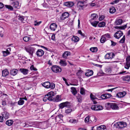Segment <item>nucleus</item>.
<instances>
[{"label":"nucleus","instance_id":"f257e3e1","mask_svg":"<svg viewBox=\"0 0 130 130\" xmlns=\"http://www.w3.org/2000/svg\"><path fill=\"white\" fill-rule=\"evenodd\" d=\"M41 84L43 86L46 88H50L53 89L55 88V85L54 83H50L49 82H44L43 84Z\"/></svg>","mask_w":130,"mask_h":130},{"label":"nucleus","instance_id":"f03ea898","mask_svg":"<svg viewBox=\"0 0 130 130\" xmlns=\"http://www.w3.org/2000/svg\"><path fill=\"white\" fill-rule=\"evenodd\" d=\"M71 106L70 102L67 101L60 103L59 105V107L60 108L62 109L64 107L69 108Z\"/></svg>","mask_w":130,"mask_h":130},{"label":"nucleus","instance_id":"7ed1b4c3","mask_svg":"<svg viewBox=\"0 0 130 130\" xmlns=\"http://www.w3.org/2000/svg\"><path fill=\"white\" fill-rule=\"evenodd\" d=\"M117 127L119 128H122L126 126V122L124 121L118 122L116 123Z\"/></svg>","mask_w":130,"mask_h":130},{"label":"nucleus","instance_id":"20e7f679","mask_svg":"<svg viewBox=\"0 0 130 130\" xmlns=\"http://www.w3.org/2000/svg\"><path fill=\"white\" fill-rule=\"evenodd\" d=\"M51 69L53 72L56 73H60L62 71L61 69L56 65L53 66L51 67Z\"/></svg>","mask_w":130,"mask_h":130},{"label":"nucleus","instance_id":"39448f33","mask_svg":"<svg viewBox=\"0 0 130 130\" xmlns=\"http://www.w3.org/2000/svg\"><path fill=\"white\" fill-rule=\"evenodd\" d=\"M111 37L110 34L107 33L103 35L100 39V41H107V40H111Z\"/></svg>","mask_w":130,"mask_h":130},{"label":"nucleus","instance_id":"423d86ee","mask_svg":"<svg viewBox=\"0 0 130 130\" xmlns=\"http://www.w3.org/2000/svg\"><path fill=\"white\" fill-rule=\"evenodd\" d=\"M26 51L29 53L31 56H32L33 53L35 51V49L30 46L28 47L25 48Z\"/></svg>","mask_w":130,"mask_h":130},{"label":"nucleus","instance_id":"0eeeda50","mask_svg":"<svg viewBox=\"0 0 130 130\" xmlns=\"http://www.w3.org/2000/svg\"><path fill=\"white\" fill-rule=\"evenodd\" d=\"M48 3L53 7L55 8L58 6L59 3L56 0H50L48 1Z\"/></svg>","mask_w":130,"mask_h":130},{"label":"nucleus","instance_id":"6e6552de","mask_svg":"<svg viewBox=\"0 0 130 130\" xmlns=\"http://www.w3.org/2000/svg\"><path fill=\"white\" fill-rule=\"evenodd\" d=\"M91 108L93 110L98 111L102 110L103 107L102 106L96 105L92 106Z\"/></svg>","mask_w":130,"mask_h":130},{"label":"nucleus","instance_id":"1a4fd4ad","mask_svg":"<svg viewBox=\"0 0 130 130\" xmlns=\"http://www.w3.org/2000/svg\"><path fill=\"white\" fill-rule=\"evenodd\" d=\"M69 16V13L68 12H65L63 13L60 16L59 21L61 22L62 21L68 18Z\"/></svg>","mask_w":130,"mask_h":130},{"label":"nucleus","instance_id":"9d476101","mask_svg":"<svg viewBox=\"0 0 130 130\" xmlns=\"http://www.w3.org/2000/svg\"><path fill=\"white\" fill-rule=\"evenodd\" d=\"M47 98L49 99V101H52L54 100V98L53 97L54 96V92L53 91H51L48 93L46 95Z\"/></svg>","mask_w":130,"mask_h":130},{"label":"nucleus","instance_id":"9b49d317","mask_svg":"<svg viewBox=\"0 0 130 130\" xmlns=\"http://www.w3.org/2000/svg\"><path fill=\"white\" fill-rule=\"evenodd\" d=\"M126 64L124 66L125 68L128 69L130 67V56H128L126 58Z\"/></svg>","mask_w":130,"mask_h":130},{"label":"nucleus","instance_id":"f8f14e48","mask_svg":"<svg viewBox=\"0 0 130 130\" xmlns=\"http://www.w3.org/2000/svg\"><path fill=\"white\" fill-rule=\"evenodd\" d=\"M115 56V54L113 53H110L107 54L105 56L106 59H111L114 58Z\"/></svg>","mask_w":130,"mask_h":130},{"label":"nucleus","instance_id":"ddd939ff","mask_svg":"<svg viewBox=\"0 0 130 130\" xmlns=\"http://www.w3.org/2000/svg\"><path fill=\"white\" fill-rule=\"evenodd\" d=\"M123 34L122 31H119L116 32L114 35V37L116 38L119 39L122 35Z\"/></svg>","mask_w":130,"mask_h":130},{"label":"nucleus","instance_id":"4468645a","mask_svg":"<svg viewBox=\"0 0 130 130\" xmlns=\"http://www.w3.org/2000/svg\"><path fill=\"white\" fill-rule=\"evenodd\" d=\"M111 108L113 110H118L119 109V107L117 103H111L110 105Z\"/></svg>","mask_w":130,"mask_h":130},{"label":"nucleus","instance_id":"2eb2a0df","mask_svg":"<svg viewBox=\"0 0 130 130\" xmlns=\"http://www.w3.org/2000/svg\"><path fill=\"white\" fill-rule=\"evenodd\" d=\"M74 3L73 2H67L64 3L63 5L69 7H70L74 6Z\"/></svg>","mask_w":130,"mask_h":130},{"label":"nucleus","instance_id":"dca6fc26","mask_svg":"<svg viewBox=\"0 0 130 130\" xmlns=\"http://www.w3.org/2000/svg\"><path fill=\"white\" fill-rule=\"evenodd\" d=\"M84 1H78L77 4V6L79 9L84 8Z\"/></svg>","mask_w":130,"mask_h":130},{"label":"nucleus","instance_id":"f3484780","mask_svg":"<svg viewBox=\"0 0 130 130\" xmlns=\"http://www.w3.org/2000/svg\"><path fill=\"white\" fill-rule=\"evenodd\" d=\"M44 52L41 49L38 50L36 52V54L37 56L39 57L42 56L44 54Z\"/></svg>","mask_w":130,"mask_h":130},{"label":"nucleus","instance_id":"a211bd4d","mask_svg":"<svg viewBox=\"0 0 130 130\" xmlns=\"http://www.w3.org/2000/svg\"><path fill=\"white\" fill-rule=\"evenodd\" d=\"M111 95L109 93L101 95V97L102 99L109 98L111 97Z\"/></svg>","mask_w":130,"mask_h":130},{"label":"nucleus","instance_id":"6ab92c4d","mask_svg":"<svg viewBox=\"0 0 130 130\" xmlns=\"http://www.w3.org/2000/svg\"><path fill=\"white\" fill-rule=\"evenodd\" d=\"M93 72L92 70H88L86 71L85 75L87 77L93 75Z\"/></svg>","mask_w":130,"mask_h":130},{"label":"nucleus","instance_id":"aec40b11","mask_svg":"<svg viewBox=\"0 0 130 130\" xmlns=\"http://www.w3.org/2000/svg\"><path fill=\"white\" fill-rule=\"evenodd\" d=\"M57 27V25L56 24L53 23L51 24L50 26V28L52 30L54 31L55 30Z\"/></svg>","mask_w":130,"mask_h":130},{"label":"nucleus","instance_id":"412c9836","mask_svg":"<svg viewBox=\"0 0 130 130\" xmlns=\"http://www.w3.org/2000/svg\"><path fill=\"white\" fill-rule=\"evenodd\" d=\"M20 71L23 74L26 75L27 74L29 70L26 69L21 68L20 69Z\"/></svg>","mask_w":130,"mask_h":130},{"label":"nucleus","instance_id":"4be33fe9","mask_svg":"<svg viewBox=\"0 0 130 130\" xmlns=\"http://www.w3.org/2000/svg\"><path fill=\"white\" fill-rule=\"evenodd\" d=\"M9 74V72L7 69L4 70L2 71V76L3 77H6Z\"/></svg>","mask_w":130,"mask_h":130},{"label":"nucleus","instance_id":"5701e85b","mask_svg":"<svg viewBox=\"0 0 130 130\" xmlns=\"http://www.w3.org/2000/svg\"><path fill=\"white\" fill-rule=\"evenodd\" d=\"M18 72V70L16 69H13L10 71V74L13 76L16 75Z\"/></svg>","mask_w":130,"mask_h":130},{"label":"nucleus","instance_id":"b1692460","mask_svg":"<svg viewBox=\"0 0 130 130\" xmlns=\"http://www.w3.org/2000/svg\"><path fill=\"white\" fill-rule=\"evenodd\" d=\"M126 94L125 92H120L118 93L117 94V96L119 98H121L123 97Z\"/></svg>","mask_w":130,"mask_h":130},{"label":"nucleus","instance_id":"393cba45","mask_svg":"<svg viewBox=\"0 0 130 130\" xmlns=\"http://www.w3.org/2000/svg\"><path fill=\"white\" fill-rule=\"evenodd\" d=\"M13 4V7L14 8L17 9H19L20 8V5H19L18 2L17 1L14 2Z\"/></svg>","mask_w":130,"mask_h":130},{"label":"nucleus","instance_id":"a878e982","mask_svg":"<svg viewBox=\"0 0 130 130\" xmlns=\"http://www.w3.org/2000/svg\"><path fill=\"white\" fill-rule=\"evenodd\" d=\"M90 122L93 123L95 122L97 120V118L95 117L92 116L90 117Z\"/></svg>","mask_w":130,"mask_h":130},{"label":"nucleus","instance_id":"bb28decb","mask_svg":"<svg viewBox=\"0 0 130 130\" xmlns=\"http://www.w3.org/2000/svg\"><path fill=\"white\" fill-rule=\"evenodd\" d=\"M70 55V52L66 51L63 54L62 56L63 58H66L68 56Z\"/></svg>","mask_w":130,"mask_h":130},{"label":"nucleus","instance_id":"cd10ccee","mask_svg":"<svg viewBox=\"0 0 130 130\" xmlns=\"http://www.w3.org/2000/svg\"><path fill=\"white\" fill-rule=\"evenodd\" d=\"M92 17L91 19L89 21H91L93 20H95L98 18V15L97 14L95 13L92 14L91 15Z\"/></svg>","mask_w":130,"mask_h":130},{"label":"nucleus","instance_id":"c85d7f7f","mask_svg":"<svg viewBox=\"0 0 130 130\" xmlns=\"http://www.w3.org/2000/svg\"><path fill=\"white\" fill-rule=\"evenodd\" d=\"M127 27V24L121 26H116L115 27V28L116 29H124Z\"/></svg>","mask_w":130,"mask_h":130},{"label":"nucleus","instance_id":"c756f323","mask_svg":"<svg viewBox=\"0 0 130 130\" xmlns=\"http://www.w3.org/2000/svg\"><path fill=\"white\" fill-rule=\"evenodd\" d=\"M122 78L124 81L128 82L130 80V76L127 75L124 76Z\"/></svg>","mask_w":130,"mask_h":130},{"label":"nucleus","instance_id":"7c9ffc66","mask_svg":"<svg viewBox=\"0 0 130 130\" xmlns=\"http://www.w3.org/2000/svg\"><path fill=\"white\" fill-rule=\"evenodd\" d=\"M71 89V91L72 94L74 95H75L77 93V91L76 88L74 87H72Z\"/></svg>","mask_w":130,"mask_h":130},{"label":"nucleus","instance_id":"2f4dec72","mask_svg":"<svg viewBox=\"0 0 130 130\" xmlns=\"http://www.w3.org/2000/svg\"><path fill=\"white\" fill-rule=\"evenodd\" d=\"M123 21L121 19H117L116 20L115 23L116 25H120L121 24Z\"/></svg>","mask_w":130,"mask_h":130},{"label":"nucleus","instance_id":"473e14b6","mask_svg":"<svg viewBox=\"0 0 130 130\" xmlns=\"http://www.w3.org/2000/svg\"><path fill=\"white\" fill-rule=\"evenodd\" d=\"M13 121L12 120H8L6 122V124L8 126H10L13 123Z\"/></svg>","mask_w":130,"mask_h":130},{"label":"nucleus","instance_id":"72a5a7b5","mask_svg":"<svg viewBox=\"0 0 130 130\" xmlns=\"http://www.w3.org/2000/svg\"><path fill=\"white\" fill-rule=\"evenodd\" d=\"M54 100L53 101L56 102L60 101L61 100L60 96L59 95H57L55 99L54 98Z\"/></svg>","mask_w":130,"mask_h":130},{"label":"nucleus","instance_id":"f704fd0d","mask_svg":"<svg viewBox=\"0 0 130 130\" xmlns=\"http://www.w3.org/2000/svg\"><path fill=\"white\" fill-rule=\"evenodd\" d=\"M9 115L8 113L6 112H4L3 114V117L6 119H7L8 118Z\"/></svg>","mask_w":130,"mask_h":130},{"label":"nucleus","instance_id":"c9c22d12","mask_svg":"<svg viewBox=\"0 0 130 130\" xmlns=\"http://www.w3.org/2000/svg\"><path fill=\"white\" fill-rule=\"evenodd\" d=\"M106 128V126L104 125H101L96 128L97 130H102V129H104Z\"/></svg>","mask_w":130,"mask_h":130},{"label":"nucleus","instance_id":"e433bc0d","mask_svg":"<svg viewBox=\"0 0 130 130\" xmlns=\"http://www.w3.org/2000/svg\"><path fill=\"white\" fill-rule=\"evenodd\" d=\"M91 24L93 26L96 27L99 23V21H96L93 22H91V21H90Z\"/></svg>","mask_w":130,"mask_h":130},{"label":"nucleus","instance_id":"4c0bfd02","mask_svg":"<svg viewBox=\"0 0 130 130\" xmlns=\"http://www.w3.org/2000/svg\"><path fill=\"white\" fill-rule=\"evenodd\" d=\"M59 63L61 66H65L67 65V63L66 61L62 60H60L59 62Z\"/></svg>","mask_w":130,"mask_h":130},{"label":"nucleus","instance_id":"58836bf2","mask_svg":"<svg viewBox=\"0 0 130 130\" xmlns=\"http://www.w3.org/2000/svg\"><path fill=\"white\" fill-rule=\"evenodd\" d=\"M116 11V9L115 8L113 7H111L109 9L110 13H113Z\"/></svg>","mask_w":130,"mask_h":130},{"label":"nucleus","instance_id":"ea45409f","mask_svg":"<svg viewBox=\"0 0 130 130\" xmlns=\"http://www.w3.org/2000/svg\"><path fill=\"white\" fill-rule=\"evenodd\" d=\"M90 50L92 52H96L98 51V48L97 47H92L90 49Z\"/></svg>","mask_w":130,"mask_h":130},{"label":"nucleus","instance_id":"a19ab883","mask_svg":"<svg viewBox=\"0 0 130 130\" xmlns=\"http://www.w3.org/2000/svg\"><path fill=\"white\" fill-rule=\"evenodd\" d=\"M63 117V116L61 114H59V115H58L57 116H56L55 118V120H56L58 119H59L60 120H62V118Z\"/></svg>","mask_w":130,"mask_h":130},{"label":"nucleus","instance_id":"79ce46f5","mask_svg":"<svg viewBox=\"0 0 130 130\" xmlns=\"http://www.w3.org/2000/svg\"><path fill=\"white\" fill-rule=\"evenodd\" d=\"M5 7L10 10L12 11L13 10V7L10 5H5Z\"/></svg>","mask_w":130,"mask_h":130},{"label":"nucleus","instance_id":"37998d69","mask_svg":"<svg viewBox=\"0 0 130 130\" xmlns=\"http://www.w3.org/2000/svg\"><path fill=\"white\" fill-rule=\"evenodd\" d=\"M111 103H108L105 104V107L107 109H109L111 108V107L110 106Z\"/></svg>","mask_w":130,"mask_h":130},{"label":"nucleus","instance_id":"c03bdc74","mask_svg":"<svg viewBox=\"0 0 130 130\" xmlns=\"http://www.w3.org/2000/svg\"><path fill=\"white\" fill-rule=\"evenodd\" d=\"M24 17L22 16L19 15L18 16V19L21 22H23L24 20Z\"/></svg>","mask_w":130,"mask_h":130},{"label":"nucleus","instance_id":"a18cd8bd","mask_svg":"<svg viewBox=\"0 0 130 130\" xmlns=\"http://www.w3.org/2000/svg\"><path fill=\"white\" fill-rule=\"evenodd\" d=\"M85 121L86 123L88 122H89L90 123L91 122L90 120V117L89 116H87L86 118L85 119Z\"/></svg>","mask_w":130,"mask_h":130},{"label":"nucleus","instance_id":"49530a36","mask_svg":"<svg viewBox=\"0 0 130 130\" xmlns=\"http://www.w3.org/2000/svg\"><path fill=\"white\" fill-rule=\"evenodd\" d=\"M105 25V23L104 22H101L98 25L100 27H103Z\"/></svg>","mask_w":130,"mask_h":130},{"label":"nucleus","instance_id":"de8ad7c7","mask_svg":"<svg viewBox=\"0 0 130 130\" xmlns=\"http://www.w3.org/2000/svg\"><path fill=\"white\" fill-rule=\"evenodd\" d=\"M77 101L79 103H81L82 101V98L80 95H79L77 97Z\"/></svg>","mask_w":130,"mask_h":130},{"label":"nucleus","instance_id":"09e8293b","mask_svg":"<svg viewBox=\"0 0 130 130\" xmlns=\"http://www.w3.org/2000/svg\"><path fill=\"white\" fill-rule=\"evenodd\" d=\"M24 103V101L22 99H20L18 102V104L19 105H23Z\"/></svg>","mask_w":130,"mask_h":130},{"label":"nucleus","instance_id":"8fccbe9b","mask_svg":"<svg viewBox=\"0 0 130 130\" xmlns=\"http://www.w3.org/2000/svg\"><path fill=\"white\" fill-rule=\"evenodd\" d=\"M72 41H79V38L77 36H73L71 39Z\"/></svg>","mask_w":130,"mask_h":130},{"label":"nucleus","instance_id":"3c124183","mask_svg":"<svg viewBox=\"0 0 130 130\" xmlns=\"http://www.w3.org/2000/svg\"><path fill=\"white\" fill-rule=\"evenodd\" d=\"M80 92V94L82 95H84L85 93V89L83 88H81Z\"/></svg>","mask_w":130,"mask_h":130},{"label":"nucleus","instance_id":"603ef678","mask_svg":"<svg viewBox=\"0 0 130 130\" xmlns=\"http://www.w3.org/2000/svg\"><path fill=\"white\" fill-rule=\"evenodd\" d=\"M90 98L91 99V100H94L95 99H97V100H98V99L97 98H96L95 96H94L93 94H92L91 93V94L90 95Z\"/></svg>","mask_w":130,"mask_h":130},{"label":"nucleus","instance_id":"864d4df0","mask_svg":"<svg viewBox=\"0 0 130 130\" xmlns=\"http://www.w3.org/2000/svg\"><path fill=\"white\" fill-rule=\"evenodd\" d=\"M105 72L106 73H110L111 72V69L110 68H107L105 69Z\"/></svg>","mask_w":130,"mask_h":130},{"label":"nucleus","instance_id":"5fc2aeb1","mask_svg":"<svg viewBox=\"0 0 130 130\" xmlns=\"http://www.w3.org/2000/svg\"><path fill=\"white\" fill-rule=\"evenodd\" d=\"M2 53L3 54V56L5 57L9 54L10 53L9 52H6L5 51H2Z\"/></svg>","mask_w":130,"mask_h":130},{"label":"nucleus","instance_id":"6e6d98bb","mask_svg":"<svg viewBox=\"0 0 130 130\" xmlns=\"http://www.w3.org/2000/svg\"><path fill=\"white\" fill-rule=\"evenodd\" d=\"M72 111L71 109L69 108L68 109L65 110V112L67 114L70 113Z\"/></svg>","mask_w":130,"mask_h":130},{"label":"nucleus","instance_id":"4d7b16f0","mask_svg":"<svg viewBox=\"0 0 130 130\" xmlns=\"http://www.w3.org/2000/svg\"><path fill=\"white\" fill-rule=\"evenodd\" d=\"M30 69L32 71L33 70V71H37V70L36 68L34 67V66L33 65L31 66L30 67Z\"/></svg>","mask_w":130,"mask_h":130},{"label":"nucleus","instance_id":"13d9d810","mask_svg":"<svg viewBox=\"0 0 130 130\" xmlns=\"http://www.w3.org/2000/svg\"><path fill=\"white\" fill-rule=\"evenodd\" d=\"M30 38L29 37L25 36L23 38L24 41H29L31 39H30Z\"/></svg>","mask_w":130,"mask_h":130},{"label":"nucleus","instance_id":"bf43d9fd","mask_svg":"<svg viewBox=\"0 0 130 130\" xmlns=\"http://www.w3.org/2000/svg\"><path fill=\"white\" fill-rule=\"evenodd\" d=\"M69 122L73 123H75L77 122V121L76 120L71 119L69 121Z\"/></svg>","mask_w":130,"mask_h":130},{"label":"nucleus","instance_id":"052dcab7","mask_svg":"<svg viewBox=\"0 0 130 130\" xmlns=\"http://www.w3.org/2000/svg\"><path fill=\"white\" fill-rule=\"evenodd\" d=\"M120 0H115L110 3V4L113 5L118 3Z\"/></svg>","mask_w":130,"mask_h":130},{"label":"nucleus","instance_id":"680f3d73","mask_svg":"<svg viewBox=\"0 0 130 130\" xmlns=\"http://www.w3.org/2000/svg\"><path fill=\"white\" fill-rule=\"evenodd\" d=\"M7 96V95L6 94L3 93L2 94L1 96H0V97L1 98H4V99H6V97Z\"/></svg>","mask_w":130,"mask_h":130},{"label":"nucleus","instance_id":"e2e57ef3","mask_svg":"<svg viewBox=\"0 0 130 130\" xmlns=\"http://www.w3.org/2000/svg\"><path fill=\"white\" fill-rule=\"evenodd\" d=\"M41 23V22H37L36 21H35L34 22V25L35 26H38Z\"/></svg>","mask_w":130,"mask_h":130},{"label":"nucleus","instance_id":"0e129e2a","mask_svg":"<svg viewBox=\"0 0 130 130\" xmlns=\"http://www.w3.org/2000/svg\"><path fill=\"white\" fill-rule=\"evenodd\" d=\"M105 18V16L104 15H101L100 17L99 18V21H101L104 19Z\"/></svg>","mask_w":130,"mask_h":130},{"label":"nucleus","instance_id":"69168bd1","mask_svg":"<svg viewBox=\"0 0 130 130\" xmlns=\"http://www.w3.org/2000/svg\"><path fill=\"white\" fill-rule=\"evenodd\" d=\"M47 98V97L46 96V95L45 96V97L43 98V101L44 102H46L47 100H49V99Z\"/></svg>","mask_w":130,"mask_h":130},{"label":"nucleus","instance_id":"338daca9","mask_svg":"<svg viewBox=\"0 0 130 130\" xmlns=\"http://www.w3.org/2000/svg\"><path fill=\"white\" fill-rule=\"evenodd\" d=\"M7 104L5 100H3L2 102V105L3 106H4L6 105Z\"/></svg>","mask_w":130,"mask_h":130},{"label":"nucleus","instance_id":"774afa93","mask_svg":"<svg viewBox=\"0 0 130 130\" xmlns=\"http://www.w3.org/2000/svg\"><path fill=\"white\" fill-rule=\"evenodd\" d=\"M111 41V46H114L117 43L116 42H113V41Z\"/></svg>","mask_w":130,"mask_h":130}]
</instances>
